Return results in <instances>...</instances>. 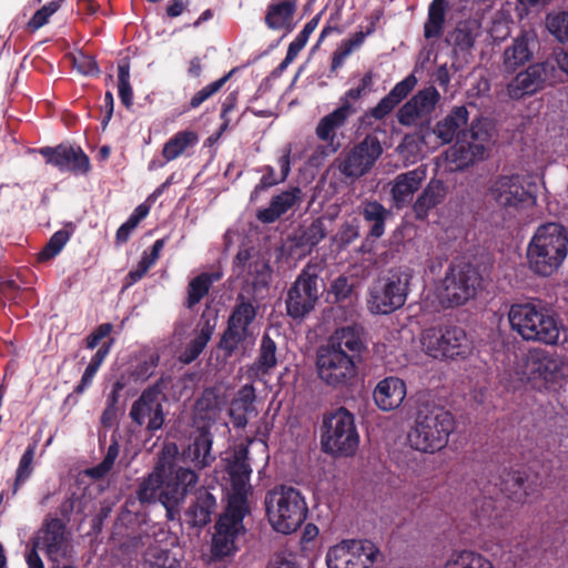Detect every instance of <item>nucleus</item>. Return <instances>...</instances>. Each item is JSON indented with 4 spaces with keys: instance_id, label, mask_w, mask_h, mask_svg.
<instances>
[{
    "instance_id": "64",
    "label": "nucleus",
    "mask_w": 568,
    "mask_h": 568,
    "mask_svg": "<svg viewBox=\"0 0 568 568\" xmlns=\"http://www.w3.org/2000/svg\"><path fill=\"white\" fill-rule=\"evenodd\" d=\"M169 236H164L162 239L156 240L151 246L150 251H144L141 256V262L148 265V267H152L160 257L161 251L163 250L165 243L168 242Z\"/></svg>"
},
{
    "instance_id": "2",
    "label": "nucleus",
    "mask_w": 568,
    "mask_h": 568,
    "mask_svg": "<svg viewBox=\"0 0 568 568\" xmlns=\"http://www.w3.org/2000/svg\"><path fill=\"white\" fill-rule=\"evenodd\" d=\"M365 349L364 329L361 325L337 328L327 344L317 351L316 368L320 379L335 389L349 386L357 376V362Z\"/></svg>"
},
{
    "instance_id": "23",
    "label": "nucleus",
    "mask_w": 568,
    "mask_h": 568,
    "mask_svg": "<svg viewBox=\"0 0 568 568\" xmlns=\"http://www.w3.org/2000/svg\"><path fill=\"white\" fill-rule=\"evenodd\" d=\"M440 100L438 90L429 85L417 91L397 111V121L403 126H412L418 120H429Z\"/></svg>"
},
{
    "instance_id": "56",
    "label": "nucleus",
    "mask_w": 568,
    "mask_h": 568,
    "mask_svg": "<svg viewBox=\"0 0 568 568\" xmlns=\"http://www.w3.org/2000/svg\"><path fill=\"white\" fill-rule=\"evenodd\" d=\"M235 70H231L222 78L211 82L210 84L205 85L201 90H199L190 100L187 110L197 109L203 102L209 100L211 97L221 91V89L225 85V83L230 80V78L233 75Z\"/></svg>"
},
{
    "instance_id": "18",
    "label": "nucleus",
    "mask_w": 568,
    "mask_h": 568,
    "mask_svg": "<svg viewBox=\"0 0 568 568\" xmlns=\"http://www.w3.org/2000/svg\"><path fill=\"white\" fill-rule=\"evenodd\" d=\"M379 554L371 540H344L326 554L327 568H372Z\"/></svg>"
},
{
    "instance_id": "31",
    "label": "nucleus",
    "mask_w": 568,
    "mask_h": 568,
    "mask_svg": "<svg viewBox=\"0 0 568 568\" xmlns=\"http://www.w3.org/2000/svg\"><path fill=\"white\" fill-rule=\"evenodd\" d=\"M255 388L252 384L243 385L236 396L231 400L229 415L235 428L243 429L248 423V415L256 413L254 402Z\"/></svg>"
},
{
    "instance_id": "63",
    "label": "nucleus",
    "mask_w": 568,
    "mask_h": 568,
    "mask_svg": "<svg viewBox=\"0 0 568 568\" xmlns=\"http://www.w3.org/2000/svg\"><path fill=\"white\" fill-rule=\"evenodd\" d=\"M74 67L77 70L84 75H98L100 73L97 61L85 54H80L73 59Z\"/></svg>"
},
{
    "instance_id": "36",
    "label": "nucleus",
    "mask_w": 568,
    "mask_h": 568,
    "mask_svg": "<svg viewBox=\"0 0 568 568\" xmlns=\"http://www.w3.org/2000/svg\"><path fill=\"white\" fill-rule=\"evenodd\" d=\"M256 292L246 294L241 291L235 300V304L229 315V318L236 325L244 327L247 333H253L251 329L252 324L255 322L260 303L256 297Z\"/></svg>"
},
{
    "instance_id": "14",
    "label": "nucleus",
    "mask_w": 568,
    "mask_h": 568,
    "mask_svg": "<svg viewBox=\"0 0 568 568\" xmlns=\"http://www.w3.org/2000/svg\"><path fill=\"white\" fill-rule=\"evenodd\" d=\"M164 381L161 378L153 385L142 390L136 400L133 402L129 416L140 427L154 435L165 423L163 403L166 400L164 394Z\"/></svg>"
},
{
    "instance_id": "7",
    "label": "nucleus",
    "mask_w": 568,
    "mask_h": 568,
    "mask_svg": "<svg viewBox=\"0 0 568 568\" xmlns=\"http://www.w3.org/2000/svg\"><path fill=\"white\" fill-rule=\"evenodd\" d=\"M268 521L277 532L288 535L305 521L308 508L305 498L294 487L280 486L265 496Z\"/></svg>"
},
{
    "instance_id": "26",
    "label": "nucleus",
    "mask_w": 568,
    "mask_h": 568,
    "mask_svg": "<svg viewBox=\"0 0 568 568\" xmlns=\"http://www.w3.org/2000/svg\"><path fill=\"white\" fill-rule=\"evenodd\" d=\"M426 179V170L417 168L396 175L392 182L390 196L394 207L402 210L409 205L414 194Z\"/></svg>"
},
{
    "instance_id": "47",
    "label": "nucleus",
    "mask_w": 568,
    "mask_h": 568,
    "mask_svg": "<svg viewBox=\"0 0 568 568\" xmlns=\"http://www.w3.org/2000/svg\"><path fill=\"white\" fill-rule=\"evenodd\" d=\"M328 295L333 303L341 306H351L357 300L354 283L344 275H339L332 282Z\"/></svg>"
},
{
    "instance_id": "33",
    "label": "nucleus",
    "mask_w": 568,
    "mask_h": 568,
    "mask_svg": "<svg viewBox=\"0 0 568 568\" xmlns=\"http://www.w3.org/2000/svg\"><path fill=\"white\" fill-rule=\"evenodd\" d=\"M446 194L445 183L439 179H432L413 204L416 219L425 221L429 212L445 200Z\"/></svg>"
},
{
    "instance_id": "35",
    "label": "nucleus",
    "mask_w": 568,
    "mask_h": 568,
    "mask_svg": "<svg viewBox=\"0 0 568 568\" xmlns=\"http://www.w3.org/2000/svg\"><path fill=\"white\" fill-rule=\"evenodd\" d=\"M494 486L517 503H524L530 494L528 491V475L519 469L504 470L503 475L495 478Z\"/></svg>"
},
{
    "instance_id": "29",
    "label": "nucleus",
    "mask_w": 568,
    "mask_h": 568,
    "mask_svg": "<svg viewBox=\"0 0 568 568\" xmlns=\"http://www.w3.org/2000/svg\"><path fill=\"white\" fill-rule=\"evenodd\" d=\"M217 507L215 496L206 488L195 490L194 499L185 511L187 523L192 527L203 528L212 520Z\"/></svg>"
},
{
    "instance_id": "4",
    "label": "nucleus",
    "mask_w": 568,
    "mask_h": 568,
    "mask_svg": "<svg viewBox=\"0 0 568 568\" xmlns=\"http://www.w3.org/2000/svg\"><path fill=\"white\" fill-rule=\"evenodd\" d=\"M508 321L511 329L524 339L547 345L558 344L564 329L559 320L540 301L513 304Z\"/></svg>"
},
{
    "instance_id": "62",
    "label": "nucleus",
    "mask_w": 568,
    "mask_h": 568,
    "mask_svg": "<svg viewBox=\"0 0 568 568\" xmlns=\"http://www.w3.org/2000/svg\"><path fill=\"white\" fill-rule=\"evenodd\" d=\"M113 331L111 323H103L95 327L84 339L88 349H94L103 338L108 337Z\"/></svg>"
},
{
    "instance_id": "3",
    "label": "nucleus",
    "mask_w": 568,
    "mask_h": 568,
    "mask_svg": "<svg viewBox=\"0 0 568 568\" xmlns=\"http://www.w3.org/2000/svg\"><path fill=\"white\" fill-rule=\"evenodd\" d=\"M568 255V230L560 223L539 225L526 248V260L531 273L550 277L564 264Z\"/></svg>"
},
{
    "instance_id": "13",
    "label": "nucleus",
    "mask_w": 568,
    "mask_h": 568,
    "mask_svg": "<svg viewBox=\"0 0 568 568\" xmlns=\"http://www.w3.org/2000/svg\"><path fill=\"white\" fill-rule=\"evenodd\" d=\"M320 275L316 264H306L286 292V314L293 320H303L320 298Z\"/></svg>"
},
{
    "instance_id": "57",
    "label": "nucleus",
    "mask_w": 568,
    "mask_h": 568,
    "mask_svg": "<svg viewBox=\"0 0 568 568\" xmlns=\"http://www.w3.org/2000/svg\"><path fill=\"white\" fill-rule=\"evenodd\" d=\"M546 28L559 42H568V11L548 13Z\"/></svg>"
},
{
    "instance_id": "53",
    "label": "nucleus",
    "mask_w": 568,
    "mask_h": 568,
    "mask_svg": "<svg viewBox=\"0 0 568 568\" xmlns=\"http://www.w3.org/2000/svg\"><path fill=\"white\" fill-rule=\"evenodd\" d=\"M118 93L121 103L126 109H131L133 105V89L130 83V62L128 60L118 64Z\"/></svg>"
},
{
    "instance_id": "8",
    "label": "nucleus",
    "mask_w": 568,
    "mask_h": 568,
    "mask_svg": "<svg viewBox=\"0 0 568 568\" xmlns=\"http://www.w3.org/2000/svg\"><path fill=\"white\" fill-rule=\"evenodd\" d=\"M322 448L332 455L351 456L359 443L354 415L345 407L327 412L323 416Z\"/></svg>"
},
{
    "instance_id": "11",
    "label": "nucleus",
    "mask_w": 568,
    "mask_h": 568,
    "mask_svg": "<svg viewBox=\"0 0 568 568\" xmlns=\"http://www.w3.org/2000/svg\"><path fill=\"white\" fill-rule=\"evenodd\" d=\"M481 275L469 262H453L442 281L440 295L448 306H460L474 298L481 287Z\"/></svg>"
},
{
    "instance_id": "48",
    "label": "nucleus",
    "mask_w": 568,
    "mask_h": 568,
    "mask_svg": "<svg viewBox=\"0 0 568 568\" xmlns=\"http://www.w3.org/2000/svg\"><path fill=\"white\" fill-rule=\"evenodd\" d=\"M36 455V444H30L22 454L18 468L16 470V478L12 484L11 495L16 496L21 485H23L33 474V459Z\"/></svg>"
},
{
    "instance_id": "5",
    "label": "nucleus",
    "mask_w": 568,
    "mask_h": 568,
    "mask_svg": "<svg viewBox=\"0 0 568 568\" xmlns=\"http://www.w3.org/2000/svg\"><path fill=\"white\" fill-rule=\"evenodd\" d=\"M454 429L455 419L452 413L443 407L426 404L418 407L407 440L413 449L434 454L447 446Z\"/></svg>"
},
{
    "instance_id": "41",
    "label": "nucleus",
    "mask_w": 568,
    "mask_h": 568,
    "mask_svg": "<svg viewBox=\"0 0 568 568\" xmlns=\"http://www.w3.org/2000/svg\"><path fill=\"white\" fill-rule=\"evenodd\" d=\"M215 325L211 324L209 320H206L195 337L191 339L186 346L184 347L183 352L179 356V361L183 364H191L193 363L204 351L207 343L211 341L213 334H214Z\"/></svg>"
},
{
    "instance_id": "32",
    "label": "nucleus",
    "mask_w": 568,
    "mask_h": 568,
    "mask_svg": "<svg viewBox=\"0 0 568 568\" xmlns=\"http://www.w3.org/2000/svg\"><path fill=\"white\" fill-rule=\"evenodd\" d=\"M298 0H280L271 2L265 12L264 22L271 30H285L291 32L294 28L293 19L297 10Z\"/></svg>"
},
{
    "instance_id": "42",
    "label": "nucleus",
    "mask_w": 568,
    "mask_h": 568,
    "mask_svg": "<svg viewBox=\"0 0 568 568\" xmlns=\"http://www.w3.org/2000/svg\"><path fill=\"white\" fill-rule=\"evenodd\" d=\"M276 364V344L268 334H264L261 339L258 356L250 367L248 373L253 376H258L260 373L267 374Z\"/></svg>"
},
{
    "instance_id": "19",
    "label": "nucleus",
    "mask_w": 568,
    "mask_h": 568,
    "mask_svg": "<svg viewBox=\"0 0 568 568\" xmlns=\"http://www.w3.org/2000/svg\"><path fill=\"white\" fill-rule=\"evenodd\" d=\"M382 153L383 146L379 139L374 134H367L344 153L337 168L344 176L358 179L372 170Z\"/></svg>"
},
{
    "instance_id": "30",
    "label": "nucleus",
    "mask_w": 568,
    "mask_h": 568,
    "mask_svg": "<svg viewBox=\"0 0 568 568\" xmlns=\"http://www.w3.org/2000/svg\"><path fill=\"white\" fill-rule=\"evenodd\" d=\"M302 200V191L300 187H291L274 195L267 207L261 209L256 213V217L264 224L274 223L288 210L293 209Z\"/></svg>"
},
{
    "instance_id": "55",
    "label": "nucleus",
    "mask_w": 568,
    "mask_h": 568,
    "mask_svg": "<svg viewBox=\"0 0 568 568\" xmlns=\"http://www.w3.org/2000/svg\"><path fill=\"white\" fill-rule=\"evenodd\" d=\"M70 236L71 232L65 229L54 232L44 247L38 253V261L47 262L55 257L62 251Z\"/></svg>"
},
{
    "instance_id": "50",
    "label": "nucleus",
    "mask_w": 568,
    "mask_h": 568,
    "mask_svg": "<svg viewBox=\"0 0 568 568\" xmlns=\"http://www.w3.org/2000/svg\"><path fill=\"white\" fill-rule=\"evenodd\" d=\"M150 204L142 203L138 205L129 219L116 230L115 242L118 244L126 243L131 233L136 229L142 220H144L150 212Z\"/></svg>"
},
{
    "instance_id": "38",
    "label": "nucleus",
    "mask_w": 568,
    "mask_h": 568,
    "mask_svg": "<svg viewBox=\"0 0 568 568\" xmlns=\"http://www.w3.org/2000/svg\"><path fill=\"white\" fill-rule=\"evenodd\" d=\"M165 465L160 459L152 471L142 478L136 489V498L141 504H155L162 489Z\"/></svg>"
},
{
    "instance_id": "49",
    "label": "nucleus",
    "mask_w": 568,
    "mask_h": 568,
    "mask_svg": "<svg viewBox=\"0 0 568 568\" xmlns=\"http://www.w3.org/2000/svg\"><path fill=\"white\" fill-rule=\"evenodd\" d=\"M530 374L546 382L552 381L558 372L557 362L546 354H537L529 358Z\"/></svg>"
},
{
    "instance_id": "12",
    "label": "nucleus",
    "mask_w": 568,
    "mask_h": 568,
    "mask_svg": "<svg viewBox=\"0 0 568 568\" xmlns=\"http://www.w3.org/2000/svg\"><path fill=\"white\" fill-rule=\"evenodd\" d=\"M420 343L425 353L436 359L465 357L469 351L464 328L439 324L423 331Z\"/></svg>"
},
{
    "instance_id": "27",
    "label": "nucleus",
    "mask_w": 568,
    "mask_h": 568,
    "mask_svg": "<svg viewBox=\"0 0 568 568\" xmlns=\"http://www.w3.org/2000/svg\"><path fill=\"white\" fill-rule=\"evenodd\" d=\"M536 44V38L527 31H523L519 36H517L513 40L511 44L504 51L503 63L505 71L513 73L520 67L530 62L534 57Z\"/></svg>"
},
{
    "instance_id": "21",
    "label": "nucleus",
    "mask_w": 568,
    "mask_h": 568,
    "mask_svg": "<svg viewBox=\"0 0 568 568\" xmlns=\"http://www.w3.org/2000/svg\"><path fill=\"white\" fill-rule=\"evenodd\" d=\"M30 544L42 550L49 560L57 562L69 549L65 524L57 517H47Z\"/></svg>"
},
{
    "instance_id": "61",
    "label": "nucleus",
    "mask_w": 568,
    "mask_h": 568,
    "mask_svg": "<svg viewBox=\"0 0 568 568\" xmlns=\"http://www.w3.org/2000/svg\"><path fill=\"white\" fill-rule=\"evenodd\" d=\"M336 236L342 246H347L357 240L359 237V225L356 219L343 223Z\"/></svg>"
},
{
    "instance_id": "46",
    "label": "nucleus",
    "mask_w": 568,
    "mask_h": 568,
    "mask_svg": "<svg viewBox=\"0 0 568 568\" xmlns=\"http://www.w3.org/2000/svg\"><path fill=\"white\" fill-rule=\"evenodd\" d=\"M445 568H495L493 562L479 552L471 550L454 551Z\"/></svg>"
},
{
    "instance_id": "17",
    "label": "nucleus",
    "mask_w": 568,
    "mask_h": 568,
    "mask_svg": "<svg viewBox=\"0 0 568 568\" xmlns=\"http://www.w3.org/2000/svg\"><path fill=\"white\" fill-rule=\"evenodd\" d=\"M468 119L469 112L465 105L454 106L434 128L430 126V120L423 121L414 135H405L404 143L408 144L416 138L422 144L428 145L435 136L442 145L449 144L463 133L462 128L467 124Z\"/></svg>"
},
{
    "instance_id": "37",
    "label": "nucleus",
    "mask_w": 568,
    "mask_h": 568,
    "mask_svg": "<svg viewBox=\"0 0 568 568\" xmlns=\"http://www.w3.org/2000/svg\"><path fill=\"white\" fill-rule=\"evenodd\" d=\"M223 277V272L216 270L213 272H202L193 277L186 288V301L185 307L192 310L197 305L204 296H206L214 283L219 282Z\"/></svg>"
},
{
    "instance_id": "1",
    "label": "nucleus",
    "mask_w": 568,
    "mask_h": 568,
    "mask_svg": "<svg viewBox=\"0 0 568 568\" xmlns=\"http://www.w3.org/2000/svg\"><path fill=\"white\" fill-rule=\"evenodd\" d=\"M248 449L241 446L235 450L233 459L227 465L231 478V493L227 505L215 523V532L212 537L211 552L214 558H224L237 550L236 541L246 532L243 520L251 514L248 485L252 469L247 462Z\"/></svg>"
},
{
    "instance_id": "54",
    "label": "nucleus",
    "mask_w": 568,
    "mask_h": 568,
    "mask_svg": "<svg viewBox=\"0 0 568 568\" xmlns=\"http://www.w3.org/2000/svg\"><path fill=\"white\" fill-rule=\"evenodd\" d=\"M120 446L115 438L112 437V440L108 447L106 454L101 463L95 465L92 468L87 470V474L93 479H102L104 478L113 468L114 462L119 456Z\"/></svg>"
},
{
    "instance_id": "15",
    "label": "nucleus",
    "mask_w": 568,
    "mask_h": 568,
    "mask_svg": "<svg viewBox=\"0 0 568 568\" xmlns=\"http://www.w3.org/2000/svg\"><path fill=\"white\" fill-rule=\"evenodd\" d=\"M490 133L481 121H473L468 130L457 136L455 144L447 151V159L456 170H465L484 160Z\"/></svg>"
},
{
    "instance_id": "22",
    "label": "nucleus",
    "mask_w": 568,
    "mask_h": 568,
    "mask_svg": "<svg viewBox=\"0 0 568 568\" xmlns=\"http://www.w3.org/2000/svg\"><path fill=\"white\" fill-rule=\"evenodd\" d=\"M555 72V64L550 61L530 64L526 70L517 73L508 83L507 91L509 97L514 100H519L525 95L535 94L544 89Z\"/></svg>"
},
{
    "instance_id": "28",
    "label": "nucleus",
    "mask_w": 568,
    "mask_h": 568,
    "mask_svg": "<svg viewBox=\"0 0 568 568\" xmlns=\"http://www.w3.org/2000/svg\"><path fill=\"white\" fill-rule=\"evenodd\" d=\"M406 397L405 382L395 376L379 381L373 392V398L377 407L384 412L398 408Z\"/></svg>"
},
{
    "instance_id": "58",
    "label": "nucleus",
    "mask_w": 568,
    "mask_h": 568,
    "mask_svg": "<svg viewBox=\"0 0 568 568\" xmlns=\"http://www.w3.org/2000/svg\"><path fill=\"white\" fill-rule=\"evenodd\" d=\"M256 172L262 173V178L251 192V202L257 201L262 192L267 191L268 189L284 182V180H282V176L277 175L275 173L274 168L271 165L260 166L256 169Z\"/></svg>"
},
{
    "instance_id": "24",
    "label": "nucleus",
    "mask_w": 568,
    "mask_h": 568,
    "mask_svg": "<svg viewBox=\"0 0 568 568\" xmlns=\"http://www.w3.org/2000/svg\"><path fill=\"white\" fill-rule=\"evenodd\" d=\"M417 78L414 73L408 74L402 81L397 82L387 95L372 109L367 110L361 118V123H371V119L376 121L384 120L396 106H398L415 89Z\"/></svg>"
},
{
    "instance_id": "43",
    "label": "nucleus",
    "mask_w": 568,
    "mask_h": 568,
    "mask_svg": "<svg viewBox=\"0 0 568 568\" xmlns=\"http://www.w3.org/2000/svg\"><path fill=\"white\" fill-rule=\"evenodd\" d=\"M446 0H433L428 8L427 20L424 24V37L438 39L443 36L446 21Z\"/></svg>"
},
{
    "instance_id": "39",
    "label": "nucleus",
    "mask_w": 568,
    "mask_h": 568,
    "mask_svg": "<svg viewBox=\"0 0 568 568\" xmlns=\"http://www.w3.org/2000/svg\"><path fill=\"white\" fill-rule=\"evenodd\" d=\"M211 449L212 436L209 432L202 430L184 450V457L196 467L204 468L215 459Z\"/></svg>"
},
{
    "instance_id": "34",
    "label": "nucleus",
    "mask_w": 568,
    "mask_h": 568,
    "mask_svg": "<svg viewBox=\"0 0 568 568\" xmlns=\"http://www.w3.org/2000/svg\"><path fill=\"white\" fill-rule=\"evenodd\" d=\"M358 212L369 225L367 237L381 239L385 233L386 221L392 216V211L377 200H365L361 203Z\"/></svg>"
},
{
    "instance_id": "44",
    "label": "nucleus",
    "mask_w": 568,
    "mask_h": 568,
    "mask_svg": "<svg viewBox=\"0 0 568 568\" xmlns=\"http://www.w3.org/2000/svg\"><path fill=\"white\" fill-rule=\"evenodd\" d=\"M199 141L197 134L193 131H180L170 138L163 145L162 155L166 161H173L181 156L189 148L194 146Z\"/></svg>"
},
{
    "instance_id": "9",
    "label": "nucleus",
    "mask_w": 568,
    "mask_h": 568,
    "mask_svg": "<svg viewBox=\"0 0 568 568\" xmlns=\"http://www.w3.org/2000/svg\"><path fill=\"white\" fill-rule=\"evenodd\" d=\"M410 275L400 268L389 270L369 287L367 307L373 314L388 315L407 300Z\"/></svg>"
},
{
    "instance_id": "59",
    "label": "nucleus",
    "mask_w": 568,
    "mask_h": 568,
    "mask_svg": "<svg viewBox=\"0 0 568 568\" xmlns=\"http://www.w3.org/2000/svg\"><path fill=\"white\" fill-rule=\"evenodd\" d=\"M64 0H52L41 7L39 10L34 12L32 18L28 22V28L32 31H36L42 28L48 23L50 17L54 14L61 7V3Z\"/></svg>"
},
{
    "instance_id": "10",
    "label": "nucleus",
    "mask_w": 568,
    "mask_h": 568,
    "mask_svg": "<svg viewBox=\"0 0 568 568\" xmlns=\"http://www.w3.org/2000/svg\"><path fill=\"white\" fill-rule=\"evenodd\" d=\"M494 202L508 213H519L536 205L535 184L514 173L498 175L488 189Z\"/></svg>"
},
{
    "instance_id": "40",
    "label": "nucleus",
    "mask_w": 568,
    "mask_h": 568,
    "mask_svg": "<svg viewBox=\"0 0 568 568\" xmlns=\"http://www.w3.org/2000/svg\"><path fill=\"white\" fill-rule=\"evenodd\" d=\"M252 336L253 333H247L244 327L236 325L233 321L227 318L226 327L220 337L217 347L226 357H231L241 347L244 348Z\"/></svg>"
},
{
    "instance_id": "51",
    "label": "nucleus",
    "mask_w": 568,
    "mask_h": 568,
    "mask_svg": "<svg viewBox=\"0 0 568 568\" xmlns=\"http://www.w3.org/2000/svg\"><path fill=\"white\" fill-rule=\"evenodd\" d=\"M326 236V229L321 217L315 219L311 224L302 226L297 235L298 246H316Z\"/></svg>"
},
{
    "instance_id": "45",
    "label": "nucleus",
    "mask_w": 568,
    "mask_h": 568,
    "mask_svg": "<svg viewBox=\"0 0 568 568\" xmlns=\"http://www.w3.org/2000/svg\"><path fill=\"white\" fill-rule=\"evenodd\" d=\"M475 41L476 36L467 22L459 23L447 38V42L452 44L453 53L456 57L470 54V51L475 45Z\"/></svg>"
},
{
    "instance_id": "52",
    "label": "nucleus",
    "mask_w": 568,
    "mask_h": 568,
    "mask_svg": "<svg viewBox=\"0 0 568 568\" xmlns=\"http://www.w3.org/2000/svg\"><path fill=\"white\" fill-rule=\"evenodd\" d=\"M145 562L149 568H181L179 558L171 550L160 546L149 548Z\"/></svg>"
},
{
    "instance_id": "60",
    "label": "nucleus",
    "mask_w": 568,
    "mask_h": 568,
    "mask_svg": "<svg viewBox=\"0 0 568 568\" xmlns=\"http://www.w3.org/2000/svg\"><path fill=\"white\" fill-rule=\"evenodd\" d=\"M320 19H321V13L316 14L308 22H306V24L298 32V34L295 37V39L288 44L287 50H290L295 55H298V53L306 45L311 34L316 29V27L320 22Z\"/></svg>"
},
{
    "instance_id": "16",
    "label": "nucleus",
    "mask_w": 568,
    "mask_h": 568,
    "mask_svg": "<svg viewBox=\"0 0 568 568\" xmlns=\"http://www.w3.org/2000/svg\"><path fill=\"white\" fill-rule=\"evenodd\" d=\"M199 481L195 470L179 466L163 476L159 503L165 508L166 518L175 520L180 517L181 506L186 496L191 494Z\"/></svg>"
},
{
    "instance_id": "25",
    "label": "nucleus",
    "mask_w": 568,
    "mask_h": 568,
    "mask_svg": "<svg viewBox=\"0 0 568 568\" xmlns=\"http://www.w3.org/2000/svg\"><path fill=\"white\" fill-rule=\"evenodd\" d=\"M252 253L250 248H240L233 258V272L237 277L245 274H255L252 282H247L242 291L246 294L257 292L260 288L268 287L270 266L258 260L252 262Z\"/></svg>"
},
{
    "instance_id": "20",
    "label": "nucleus",
    "mask_w": 568,
    "mask_h": 568,
    "mask_svg": "<svg viewBox=\"0 0 568 568\" xmlns=\"http://www.w3.org/2000/svg\"><path fill=\"white\" fill-rule=\"evenodd\" d=\"M45 163L57 168L61 173L84 175L91 170L89 156L79 145L60 143L55 146H43L38 150Z\"/></svg>"
},
{
    "instance_id": "6",
    "label": "nucleus",
    "mask_w": 568,
    "mask_h": 568,
    "mask_svg": "<svg viewBox=\"0 0 568 568\" xmlns=\"http://www.w3.org/2000/svg\"><path fill=\"white\" fill-rule=\"evenodd\" d=\"M374 72L367 71L356 87L344 92L339 98L338 106L318 121L315 134L320 141L326 143L331 152L335 153L339 150L342 144L337 139V131L343 129L348 119L357 113L358 108L355 103L374 91Z\"/></svg>"
}]
</instances>
